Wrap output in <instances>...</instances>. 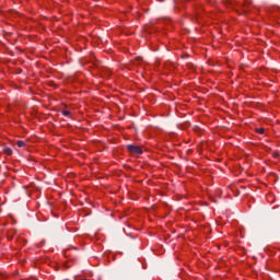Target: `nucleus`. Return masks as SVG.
Returning <instances> with one entry per match:
<instances>
[{
  "label": "nucleus",
  "instance_id": "1",
  "mask_svg": "<svg viewBox=\"0 0 280 280\" xmlns=\"http://www.w3.org/2000/svg\"><path fill=\"white\" fill-rule=\"evenodd\" d=\"M127 150H129V152H131V154H143V150H141L140 147L135 145V144L127 145Z\"/></svg>",
  "mask_w": 280,
  "mask_h": 280
},
{
  "label": "nucleus",
  "instance_id": "2",
  "mask_svg": "<svg viewBox=\"0 0 280 280\" xmlns=\"http://www.w3.org/2000/svg\"><path fill=\"white\" fill-rule=\"evenodd\" d=\"M18 148H25V141H18Z\"/></svg>",
  "mask_w": 280,
  "mask_h": 280
},
{
  "label": "nucleus",
  "instance_id": "5",
  "mask_svg": "<svg viewBox=\"0 0 280 280\" xmlns=\"http://www.w3.org/2000/svg\"><path fill=\"white\" fill-rule=\"evenodd\" d=\"M258 135H264V128L257 129Z\"/></svg>",
  "mask_w": 280,
  "mask_h": 280
},
{
  "label": "nucleus",
  "instance_id": "3",
  "mask_svg": "<svg viewBox=\"0 0 280 280\" xmlns=\"http://www.w3.org/2000/svg\"><path fill=\"white\" fill-rule=\"evenodd\" d=\"M4 152H5L9 156H12V149L5 148V149H4Z\"/></svg>",
  "mask_w": 280,
  "mask_h": 280
},
{
  "label": "nucleus",
  "instance_id": "4",
  "mask_svg": "<svg viewBox=\"0 0 280 280\" xmlns=\"http://www.w3.org/2000/svg\"><path fill=\"white\" fill-rule=\"evenodd\" d=\"M61 113L65 117H69V115H71V112L69 110H62Z\"/></svg>",
  "mask_w": 280,
  "mask_h": 280
}]
</instances>
